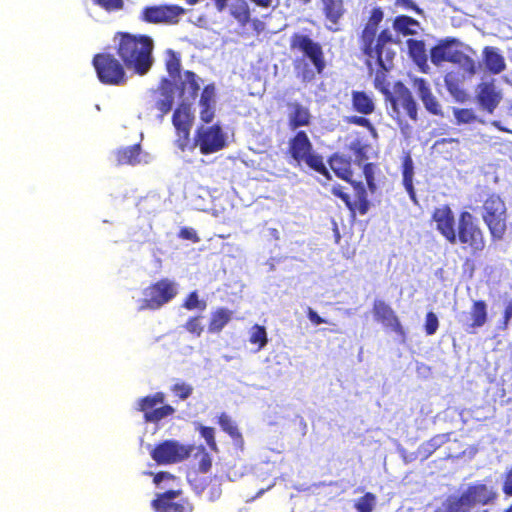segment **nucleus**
Here are the masks:
<instances>
[{
	"label": "nucleus",
	"mask_w": 512,
	"mask_h": 512,
	"mask_svg": "<svg viewBox=\"0 0 512 512\" xmlns=\"http://www.w3.org/2000/svg\"><path fill=\"white\" fill-rule=\"evenodd\" d=\"M153 41L147 36L124 35L119 44V55L128 69L146 74L153 64Z\"/></svg>",
	"instance_id": "nucleus-1"
},
{
	"label": "nucleus",
	"mask_w": 512,
	"mask_h": 512,
	"mask_svg": "<svg viewBox=\"0 0 512 512\" xmlns=\"http://www.w3.org/2000/svg\"><path fill=\"white\" fill-rule=\"evenodd\" d=\"M153 481L160 489H168L152 502L157 512H192V505L181 496L180 490L174 489L176 478L172 474L160 472Z\"/></svg>",
	"instance_id": "nucleus-2"
},
{
	"label": "nucleus",
	"mask_w": 512,
	"mask_h": 512,
	"mask_svg": "<svg viewBox=\"0 0 512 512\" xmlns=\"http://www.w3.org/2000/svg\"><path fill=\"white\" fill-rule=\"evenodd\" d=\"M288 153L295 162V166L302 167L304 163L309 168L329 176V172L323 163V158L313 149V145L304 131H299L288 141Z\"/></svg>",
	"instance_id": "nucleus-3"
},
{
	"label": "nucleus",
	"mask_w": 512,
	"mask_h": 512,
	"mask_svg": "<svg viewBox=\"0 0 512 512\" xmlns=\"http://www.w3.org/2000/svg\"><path fill=\"white\" fill-rule=\"evenodd\" d=\"M178 293L177 283L169 279L158 281L143 290V298L139 300L138 310H156L170 302Z\"/></svg>",
	"instance_id": "nucleus-4"
},
{
	"label": "nucleus",
	"mask_w": 512,
	"mask_h": 512,
	"mask_svg": "<svg viewBox=\"0 0 512 512\" xmlns=\"http://www.w3.org/2000/svg\"><path fill=\"white\" fill-rule=\"evenodd\" d=\"M483 219L495 239H502L506 231V206L498 195L489 196L483 205Z\"/></svg>",
	"instance_id": "nucleus-5"
},
{
	"label": "nucleus",
	"mask_w": 512,
	"mask_h": 512,
	"mask_svg": "<svg viewBox=\"0 0 512 512\" xmlns=\"http://www.w3.org/2000/svg\"><path fill=\"white\" fill-rule=\"evenodd\" d=\"M194 450V445H184L177 440H165L151 451V457L158 464H173L187 459Z\"/></svg>",
	"instance_id": "nucleus-6"
},
{
	"label": "nucleus",
	"mask_w": 512,
	"mask_h": 512,
	"mask_svg": "<svg viewBox=\"0 0 512 512\" xmlns=\"http://www.w3.org/2000/svg\"><path fill=\"white\" fill-rule=\"evenodd\" d=\"M93 65L101 82L111 85L125 83V72L117 59L109 54H99L94 57Z\"/></svg>",
	"instance_id": "nucleus-7"
},
{
	"label": "nucleus",
	"mask_w": 512,
	"mask_h": 512,
	"mask_svg": "<svg viewBox=\"0 0 512 512\" xmlns=\"http://www.w3.org/2000/svg\"><path fill=\"white\" fill-rule=\"evenodd\" d=\"M497 497V492L492 486L483 483L469 485L458 499L461 512H469L476 505H488Z\"/></svg>",
	"instance_id": "nucleus-8"
},
{
	"label": "nucleus",
	"mask_w": 512,
	"mask_h": 512,
	"mask_svg": "<svg viewBox=\"0 0 512 512\" xmlns=\"http://www.w3.org/2000/svg\"><path fill=\"white\" fill-rule=\"evenodd\" d=\"M164 400V394L157 392L139 399L137 401V409L144 413V418L147 422L157 423L175 412V409L170 405L157 407L162 405Z\"/></svg>",
	"instance_id": "nucleus-9"
},
{
	"label": "nucleus",
	"mask_w": 512,
	"mask_h": 512,
	"mask_svg": "<svg viewBox=\"0 0 512 512\" xmlns=\"http://www.w3.org/2000/svg\"><path fill=\"white\" fill-rule=\"evenodd\" d=\"M225 142V135L217 125L201 126L195 138V145L199 147L203 154H210L221 150L225 146Z\"/></svg>",
	"instance_id": "nucleus-10"
},
{
	"label": "nucleus",
	"mask_w": 512,
	"mask_h": 512,
	"mask_svg": "<svg viewBox=\"0 0 512 512\" xmlns=\"http://www.w3.org/2000/svg\"><path fill=\"white\" fill-rule=\"evenodd\" d=\"M456 234L461 243L468 244L474 250L484 248L482 231L474 223V218L469 212H463L460 215L458 233Z\"/></svg>",
	"instance_id": "nucleus-11"
},
{
	"label": "nucleus",
	"mask_w": 512,
	"mask_h": 512,
	"mask_svg": "<svg viewBox=\"0 0 512 512\" xmlns=\"http://www.w3.org/2000/svg\"><path fill=\"white\" fill-rule=\"evenodd\" d=\"M394 45L395 41L392 32L383 30L376 39L375 48L367 56L371 59H376L380 67L387 71L395 56V50L392 48Z\"/></svg>",
	"instance_id": "nucleus-12"
},
{
	"label": "nucleus",
	"mask_w": 512,
	"mask_h": 512,
	"mask_svg": "<svg viewBox=\"0 0 512 512\" xmlns=\"http://www.w3.org/2000/svg\"><path fill=\"white\" fill-rule=\"evenodd\" d=\"M193 118L190 103L182 101L173 114V125L178 133L176 144L181 150H184L188 144Z\"/></svg>",
	"instance_id": "nucleus-13"
},
{
	"label": "nucleus",
	"mask_w": 512,
	"mask_h": 512,
	"mask_svg": "<svg viewBox=\"0 0 512 512\" xmlns=\"http://www.w3.org/2000/svg\"><path fill=\"white\" fill-rule=\"evenodd\" d=\"M291 46L308 57L318 73L323 71L325 62L321 46L318 43L314 42L306 35L296 34L292 37Z\"/></svg>",
	"instance_id": "nucleus-14"
},
{
	"label": "nucleus",
	"mask_w": 512,
	"mask_h": 512,
	"mask_svg": "<svg viewBox=\"0 0 512 512\" xmlns=\"http://www.w3.org/2000/svg\"><path fill=\"white\" fill-rule=\"evenodd\" d=\"M184 9L179 6H153L147 7L142 12V18L150 23H176Z\"/></svg>",
	"instance_id": "nucleus-15"
},
{
	"label": "nucleus",
	"mask_w": 512,
	"mask_h": 512,
	"mask_svg": "<svg viewBox=\"0 0 512 512\" xmlns=\"http://www.w3.org/2000/svg\"><path fill=\"white\" fill-rule=\"evenodd\" d=\"M433 220L436 223L437 230L452 244L457 241L455 230V219L453 212L448 206H441L435 209Z\"/></svg>",
	"instance_id": "nucleus-16"
},
{
	"label": "nucleus",
	"mask_w": 512,
	"mask_h": 512,
	"mask_svg": "<svg viewBox=\"0 0 512 512\" xmlns=\"http://www.w3.org/2000/svg\"><path fill=\"white\" fill-rule=\"evenodd\" d=\"M459 321L468 332L482 327L487 321V306L483 301H475L469 313H461Z\"/></svg>",
	"instance_id": "nucleus-17"
},
{
	"label": "nucleus",
	"mask_w": 512,
	"mask_h": 512,
	"mask_svg": "<svg viewBox=\"0 0 512 512\" xmlns=\"http://www.w3.org/2000/svg\"><path fill=\"white\" fill-rule=\"evenodd\" d=\"M373 314L377 321L396 333L403 334V329L393 309L382 300H375Z\"/></svg>",
	"instance_id": "nucleus-18"
},
{
	"label": "nucleus",
	"mask_w": 512,
	"mask_h": 512,
	"mask_svg": "<svg viewBox=\"0 0 512 512\" xmlns=\"http://www.w3.org/2000/svg\"><path fill=\"white\" fill-rule=\"evenodd\" d=\"M413 89L416 91L420 99L422 100L425 108L434 115L441 114V106L437 99L431 93V90L427 82L422 78H413L412 80Z\"/></svg>",
	"instance_id": "nucleus-19"
},
{
	"label": "nucleus",
	"mask_w": 512,
	"mask_h": 512,
	"mask_svg": "<svg viewBox=\"0 0 512 512\" xmlns=\"http://www.w3.org/2000/svg\"><path fill=\"white\" fill-rule=\"evenodd\" d=\"M502 99L501 91L492 83H482L478 87L480 105L489 113H493Z\"/></svg>",
	"instance_id": "nucleus-20"
},
{
	"label": "nucleus",
	"mask_w": 512,
	"mask_h": 512,
	"mask_svg": "<svg viewBox=\"0 0 512 512\" xmlns=\"http://www.w3.org/2000/svg\"><path fill=\"white\" fill-rule=\"evenodd\" d=\"M289 127L296 130L299 127L307 126L310 123L311 115L309 110L299 103L288 105Z\"/></svg>",
	"instance_id": "nucleus-21"
},
{
	"label": "nucleus",
	"mask_w": 512,
	"mask_h": 512,
	"mask_svg": "<svg viewBox=\"0 0 512 512\" xmlns=\"http://www.w3.org/2000/svg\"><path fill=\"white\" fill-rule=\"evenodd\" d=\"M460 51L453 47L452 42H444L435 46L431 50V61L435 65H440L443 62L454 63Z\"/></svg>",
	"instance_id": "nucleus-22"
},
{
	"label": "nucleus",
	"mask_w": 512,
	"mask_h": 512,
	"mask_svg": "<svg viewBox=\"0 0 512 512\" xmlns=\"http://www.w3.org/2000/svg\"><path fill=\"white\" fill-rule=\"evenodd\" d=\"M483 57L486 68L493 74H499L506 68L504 57L494 47H485Z\"/></svg>",
	"instance_id": "nucleus-23"
},
{
	"label": "nucleus",
	"mask_w": 512,
	"mask_h": 512,
	"mask_svg": "<svg viewBox=\"0 0 512 512\" xmlns=\"http://www.w3.org/2000/svg\"><path fill=\"white\" fill-rule=\"evenodd\" d=\"M179 82L183 101L189 103V100L194 99L200 89L197 77L194 73L186 71L183 75H179Z\"/></svg>",
	"instance_id": "nucleus-24"
},
{
	"label": "nucleus",
	"mask_w": 512,
	"mask_h": 512,
	"mask_svg": "<svg viewBox=\"0 0 512 512\" xmlns=\"http://www.w3.org/2000/svg\"><path fill=\"white\" fill-rule=\"evenodd\" d=\"M321 3L326 19L336 25L345 12L343 0H321Z\"/></svg>",
	"instance_id": "nucleus-25"
},
{
	"label": "nucleus",
	"mask_w": 512,
	"mask_h": 512,
	"mask_svg": "<svg viewBox=\"0 0 512 512\" xmlns=\"http://www.w3.org/2000/svg\"><path fill=\"white\" fill-rule=\"evenodd\" d=\"M152 95L155 98V105L157 109L162 113L161 117L171 110L174 102V96L170 90V85L167 82H165L160 92H153Z\"/></svg>",
	"instance_id": "nucleus-26"
},
{
	"label": "nucleus",
	"mask_w": 512,
	"mask_h": 512,
	"mask_svg": "<svg viewBox=\"0 0 512 512\" xmlns=\"http://www.w3.org/2000/svg\"><path fill=\"white\" fill-rule=\"evenodd\" d=\"M397 103L403 107L411 119L416 120L417 104L413 99L411 92L407 88L401 86L399 95L397 97Z\"/></svg>",
	"instance_id": "nucleus-27"
},
{
	"label": "nucleus",
	"mask_w": 512,
	"mask_h": 512,
	"mask_svg": "<svg viewBox=\"0 0 512 512\" xmlns=\"http://www.w3.org/2000/svg\"><path fill=\"white\" fill-rule=\"evenodd\" d=\"M141 152L139 145H133L117 152L118 164L136 165L141 163Z\"/></svg>",
	"instance_id": "nucleus-28"
},
{
	"label": "nucleus",
	"mask_w": 512,
	"mask_h": 512,
	"mask_svg": "<svg viewBox=\"0 0 512 512\" xmlns=\"http://www.w3.org/2000/svg\"><path fill=\"white\" fill-rule=\"evenodd\" d=\"M414 166L410 156H406L403 161V185L408 192L411 200L416 203V195L413 187Z\"/></svg>",
	"instance_id": "nucleus-29"
},
{
	"label": "nucleus",
	"mask_w": 512,
	"mask_h": 512,
	"mask_svg": "<svg viewBox=\"0 0 512 512\" xmlns=\"http://www.w3.org/2000/svg\"><path fill=\"white\" fill-rule=\"evenodd\" d=\"M232 312L226 308H220L212 313L209 324V332L218 333L231 320Z\"/></svg>",
	"instance_id": "nucleus-30"
},
{
	"label": "nucleus",
	"mask_w": 512,
	"mask_h": 512,
	"mask_svg": "<svg viewBox=\"0 0 512 512\" xmlns=\"http://www.w3.org/2000/svg\"><path fill=\"white\" fill-rule=\"evenodd\" d=\"M393 26L404 35H414L417 33L419 23L408 16H399L394 20Z\"/></svg>",
	"instance_id": "nucleus-31"
},
{
	"label": "nucleus",
	"mask_w": 512,
	"mask_h": 512,
	"mask_svg": "<svg viewBox=\"0 0 512 512\" xmlns=\"http://www.w3.org/2000/svg\"><path fill=\"white\" fill-rule=\"evenodd\" d=\"M353 105L362 114H370L374 110L373 100L364 92L353 93Z\"/></svg>",
	"instance_id": "nucleus-32"
},
{
	"label": "nucleus",
	"mask_w": 512,
	"mask_h": 512,
	"mask_svg": "<svg viewBox=\"0 0 512 512\" xmlns=\"http://www.w3.org/2000/svg\"><path fill=\"white\" fill-rule=\"evenodd\" d=\"M230 12L242 25L249 20V8L245 0H237L230 6Z\"/></svg>",
	"instance_id": "nucleus-33"
},
{
	"label": "nucleus",
	"mask_w": 512,
	"mask_h": 512,
	"mask_svg": "<svg viewBox=\"0 0 512 512\" xmlns=\"http://www.w3.org/2000/svg\"><path fill=\"white\" fill-rule=\"evenodd\" d=\"M249 341L257 344V351H260L268 342L266 329L263 326L254 325L249 331Z\"/></svg>",
	"instance_id": "nucleus-34"
},
{
	"label": "nucleus",
	"mask_w": 512,
	"mask_h": 512,
	"mask_svg": "<svg viewBox=\"0 0 512 512\" xmlns=\"http://www.w3.org/2000/svg\"><path fill=\"white\" fill-rule=\"evenodd\" d=\"M376 31H377V29H374V28H372L370 26H367V25L365 26V28L363 30L361 41H362L363 51H364V53L366 55L371 53L373 48H375V44H376V40H375Z\"/></svg>",
	"instance_id": "nucleus-35"
},
{
	"label": "nucleus",
	"mask_w": 512,
	"mask_h": 512,
	"mask_svg": "<svg viewBox=\"0 0 512 512\" xmlns=\"http://www.w3.org/2000/svg\"><path fill=\"white\" fill-rule=\"evenodd\" d=\"M407 45L410 55L416 62L424 61L426 59L425 45L422 41L409 39L407 41Z\"/></svg>",
	"instance_id": "nucleus-36"
},
{
	"label": "nucleus",
	"mask_w": 512,
	"mask_h": 512,
	"mask_svg": "<svg viewBox=\"0 0 512 512\" xmlns=\"http://www.w3.org/2000/svg\"><path fill=\"white\" fill-rule=\"evenodd\" d=\"M166 67L172 78H179V75H182L180 73V59L172 50L167 51Z\"/></svg>",
	"instance_id": "nucleus-37"
},
{
	"label": "nucleus",
	"mask_w": 512,
	"mask_h": 512,
	"mask_svg": "<svg viewBox=\"0 0 512 512\" xmlns=\"http://www.w3.org/2000/svg\"><path fill=\"white\" fill-rule=\"evenodd\" d=\"M376 497L372 493H366L355 504L358 512H371L375 506Z\"/></svg>",
	"instance_id": "nucleus-38"
},
{
	"label": "nucleus",
	"mask_w": 512,
	"mask_h": 512,
	"mask_svg": "<svg viewBox=\"0 0 512 512\" xmlns=\"http://www.w3.org/2000/svg\"><path fill=\"white\" fill-rule=\"evenodd\" d=\"M195 449H197L195 456L199 457V470L203 473L208 472L212 465V461L209 454L205 451V448L203 446L195 447Z\"/></svg>",
	"instance_id": "nucleus-39"
},
{
	"label": "nucleus",
	"mask_w": 512,
	"mask_h": 512,
	"mask_svg": "<svg viewBox=\"0 0 512 512\" xmlns=\"http://www.w3.org/2000/svg\"><path fill=\"white\" fill-rule=\"evenodd\" d=\"M454 116L457 124H467L476 120V115L472 109H458L454 108Z\"/></svg>",
	"instance_id": "nucleus-40"
},
{
	"label": "nucleus",
	"mask_w": 512,
	"mask_h": 512,
	"mask_svg": "<svg viewBox=\"0 0 512 512\" xmlns=\"http://www.w3.org/2000/svg\"><path fill=\"white\" fill-rule=\"evenodd\" d=\"M454 63H457L460 65V67L470 73V74H475L476 73V64H475V61L473 59H471L470 57H468L467 55L463 54L462 52H459L456 60Z\"/></svg>",
	"instance_id": "nucleus-41"
},
{
	"label": "nucleus",
	"mask_w": 512,
	"mask_h": 512,
	"mask_svg": "<svg viewBox=\"0 0 512 512\" xmlns=\"http://www.w3.org/2000/svg\"><path fill=\"white\" fill-rule=\"evenodd\" d=\"M444 435H438L433 437L428 442L422 444L421 450L425 453V457H428L431 453H433L438 447H440L445 442Z\"/></svg>",
	"instance_id": "nucleus-42"
},
{
	"label": "nucleus",
	"mask_w": 512,
	"mask_h": 512,
	"mask_svg": "<svg viewBox=\"0 0 512 512\" xmlns=\"http://www.w3.org/2000/svg\"><path fill=\"white\" fill-rule=\"evenodd\" d=\"M183 306L188 310L199 309L203 311L206 309L207 304L204 300L199 299L197 292H192L186 299Z\"/></svg>",
	"instance_id": "nucleus-43"
},
{
	"label": "nucleus",
	"mask_w": 512,
	"mask_h": 512,
	"mask_svg": "<svg viewBox=\"0 0 512 512\" xmlns=\"http://www.w3.org/2000/svg\"><path fill=\"white\" fill-rule=\"evenodd\" d=\"M171 391L181 400H185L192 394L193 387L187 383L178 382L171 387Z\"/></svg>",
	"instance_id": "nucleus-44"
},
{
	"label": "nucleus",
	"mask_w": 512,
	"mask_h": 512,
	"mask_svg": "<svg viewBox=\"0 0 512 512\" xmlns=\"http://www.w3.org/2000/svg\"><path fill=\"white\" fill-rule=\"evenodd\" d=\"M356 206L358 208V211L360 214L364 215L367 213L369 208V202L367 200V194L362 185H359L358 191H357V202Z\"/></svg>",
	"instance_id": "nucleus-45"
},
{
	"label": "nucleus",
	"mask_w": 512,
	"mask_h": 512,
	"mask_svg": "<svg viewBox=\"0 0 512 512\" xmlns=\"http://www.w3.org/2000/svg\"><path fill=\"white\" fill-rule=\"evenodd\" d=\"M197 427L201 433V436L205 439L206 443L212 450L217 449L215 437H214V429L211 427H205L201 424H197Z\"/></svg>",
	"instance_id": "nucleus-46"
},
{
	"label": "nucleus",
	"mask_w": 512,
	"mask_h": 512,
	"mask_svg": "<svg viewBox=\"0 0 512 512\" xmlns=\"http://www.w3.org/2000/svg\"><path fill=\"white\" fill-rule=\"evenodd\" d=\"M439 326L438 317L435 313L429 312L426 315L425 320V331L427 335H433L436 333Z\"/></svg>",
	"instance_id": "nucleus-47"
},
{
	"label": "nucleus",
	"mask_w": 512,
	"mask_h": 512,
	"mask_svg": "<svg viewBox=\"0 0 512 512\" xmlns=\"http://www.w3.org/2000/svg\"><path fill=\"white\" fill-rule=\"evenodd\" d=\"M219 425L221 426V428L225 432H227L231 436H234L235 434H237V428L234 425V423L231 420V418L227 414L222 413L220 415V417H219Z\"/></svg>",
	"instance_id": "nucleus-48"
},
{
	"label": "nucleus",
	"mask_w": 512,
	"mask_h": 512,
	"mask_svg": "<svg viewBox=\"0 0 512 512\" xmlns=\"http://www.w3.org/2000/svg\"><path fill=\"white\" fill-rule=\"evenodd\" d=\"M462 508L458 504L456 497L449 498L442 504L441 507L437 508L434 512H461Z\"/></svg>",
	"instance_id": "nucleus-49"
},
{
	"label": "nucleus",
	"mask_w": 512,
	"mask_h": 512,
	"mask_svg": "<svg viewBox=\"0 0 512 512\" xmlns=\"http://www.w3.org/2000/svg\"><path fill=\"white\" fill-rule=\"evenodd\" d=\"M200 105H215V88L212 85H208L204 88L201 99H200Z\"/></svg>",
	"instance_id": "nucleus-50"
},
{
	"label": "nucleus",
	"mask_w": 512,
	"mask_h": 512,
	"mask_svg": "<svg viewBox=\"0 0 512 512\" xmlns=\"http://www.w3.org/2000/svg\"><path fill=\"white\" fill-rule=\"evenodd\" d=\"M93 1L109 12L120 10L123 7V0H93Z\"/></svg>",
	"instance_id": "nucleus-51"
},
{
	"label": "nucleus",
	"mask_w": 512,
	"mask_h": 512,
	"mask_svg": "<svg viewBox=\"0 0 512 512\" xmlns=\"http://www.w3.org/2000/svg\"><path fill=\"white\" fill-rule=\"evenodd\" d=\"M185 328L189 333L199 337L203 331V326L200 322V317L190 318L185 324Z\"/></svg>",
	"instance_id": "nucleus-52"
},
{
	"label": "nucleus",
	"mask_w": 512,
	"mask_h": 512,
	"mask_svg": "<svg viewBox=\"0 0 512 512\" xmlns=\"http://www.w3.org/2000/svg\"><path fill=\"white\" fill-rule=\"evenodd\" d=\"M375 87L383 93H388L385 70L378 71L375 76Z\"/></svg>",
	"instance_id": "nucleus-53"
},
{
	"label": "nucleus",
	"mask_w": 512,
	"mask_h": 512,
	"mask_svg": "<svg viewBox=\"0 0 512 512\" xmlns=\"http://www.w3.org/2000/svg\"><path fill=\"white\" fill-rule=\"evenodd\" d=\"M201 106V111H200V117H201V120L206 122V123H209L210 121H212L213 117H214V106L215 105H200Z\"/></svg>",
	"instance_id": "nucleus-54"
},
{
	"label": "nucleus",
	"mask_w": 512,
	"mask_h": 512,
	"mask_svg": "<svg viewBox=\"0 0 512 512\" xmlns=\"http://www.w3.org/2000/svg\"><path fill=\"white\" fill-rule=\"evenodd\" d=\"M383 19V12L380 10V9H374L371 13V16L367 22V26H370L374 29H377L378 27V24L382 21Z\"/></svg>",
	"instance_id": "nucleus-55"
},
{
	"label": "nucleus",
	"mask_w": 512,
	"mask_h": 512,
	"mask_svg": "<svg viewBox=\"0 0 512 512\" xmlns=\"http://www.w3.org/2000/svg\"><path fill=\"white\" fill-rule=\"evenodd\" d=\"M331 167L334 170V172L342 179L348 180L349 176L351 175V172L348 168H340L338 167L339 161L337 159L331 160Z\"/></svg>",
	"instance_id": "nucleus-56"
},
{
	"label": "nucleus",
	"mask_w": 512,
	"mask_h": 512,
	"mask_svg": "<svg viewBox=\"0 0 512 512\" xmlns=\"http://www.w3.org/2000/svg\"><path fill=\"white\" fill-rule=\"evenodd\" d=\"M503 491L506 495H512V468L506 474Z\"/></svg>",
	"instance_id": "nucleus-57"
},
{
	"label": "nucleus",
	"mask_w": 512,
	"mask_h": 512,
	"mask_svg": "<svg viewBox=\"0 0 512 512\" xmlns=\"http://www.w3.org/2000/svg\"><path fill=\"white\" fill-rule=\"evenodd\" d=\"M309 320L318 325L322 323H326V320H324L322 317H320L316 311H314L312 308H308V314H307Z\"/></svg>",
	"instance_id": "nucleus-58"
},
{
	"label": "nucleus",
	"mask_w": 512,
	"mask_h": 512,
	"mask_svg": "<svg viewBox=\"0 0 512 512\" xmlns=\"http://www.w3.org/2000/svg\"><path fill=\"white\" fill-rule=\"evenodd\" d=\"M181 237L184 239L192 240L193 242L199 241L196 232L193 229L189 228H185L181 231Z\"/></svg>",
	"instance_id": "nucleus-59"
},
{
	"label": "nucleus",
	"mask_w": 512,
	"mask_h": 512,
	"mask_svg": "<svg viewBox=\"0 0 512 512\" xmlns=\"http://www.w3.org/2000/svg\"><path fill=\"white\" fill-rule=\"evenodd\" d=\"M332 192L334 195L340 197L345 202V204L350 209H352L348 194L344 193L340 187H333Z\"/></svg>",
	"instance_id": "nucleus-60"
},
{
	"label": "nucleus",
	"mask_w": 512,
	"mask_h": 512,
	"mask_svg": "<svg viewBox=\"0 0 512 512\" xmlns=\"http://www.w3.org/2000/svg\"><path fill=\"white\" fill-rule=\"evenodd\" d=\"M512 318V299L508 302L505 312H504V321L503 328L506 329L510 319Z\"/></svg>",
	"instance_id": "nucleus-61"
},
{
	"label": "nucleus",
	"mask_w": 512,
	"mask_h": 512,
	"mask_svg": "<svg viewBox=\"0 0 512 512\" xmlns=\"http://www.w3.org/2000/svg\"><path fill=\"white\" fill-rule=\"evenodd\" d=\"M354 123L360 125V126H364V127H367L373 134H375V129L374 127L371 125L370 121L367 119V118H364V117H355L354 119Z\"/></svg>",
	"instance_id": "nucleus-62"
},
{
	"label": "nucleus",
	"mask_w": 512,
	"mask_h": 512,
	"mask_svg": "<svg viewBox=\"0 0 512 512\" xmlns=\"http://www.w3.org/2000/svg\"><path fill=\"white\" fill-rule=\"evenodd\" d=\"M396 5L402 6L406 9H416L417 12H420L411 0H396Z\"/></svg>",
	"instance_id": "nucleus-63"
},
{
	"label": "nucleus",
	"mask_w": 512,
	"mask_h": 512,
	"mask_svg": "<svg viewBox=\"0 0 512 512\" xmlns=\"http://www.w3.org/2000/svg\"><path fill=\"white\" fill-rule=\"evenodd\" d=\"M453 143H458V141H457V140H455V139H446V138H443V139H441V140H437V141L435 142V144H434V147L438 149V148H440V146H444V145H446V144H453Z\"/></svg>",
	"instance_id": "nucleus-64"
}]
</instances>
